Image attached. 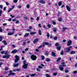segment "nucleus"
Masks as SVG:
<instances>
[{
  "label": "nucleus",
  "instance_id": "1",
  "mask_svg": "<svg viewBox=\"0 0 77 77\" xmlns=\"http://www.w3.org/2000/svg\"><path fill=\"white\" fill-rule=\"evenodd\" d=\"M31 59L32 60H36V59H37V57L36 55H35L32 54L31 56Z\"/></svg>",
  "mask_w": 77,
  "mask_h": 77
},
{
  "label": "nucleus",
  "instance_id": "2",
  "mask_svg": "<svg viewBox=\"0 0 77 77\" xmlns=\"http://www.w3.org/2000/svg\"><path fill=\"white\" fill-rule=\"evenodd\" d=\"M72 48V46H70L68 48H66V49H65L64 50H66L65 51V53H68L70 51V50L71 48Z\"/></svg>",
  "mask_w": 77,
  "mask_h": 77
},
{
  "label": "nucleus",
  "instance_id": "3",
  "mask_svg": "<svg viewBox=\"0 0 77 77\" xmlns=\"http://www.w3.org/2000/svg\"><path fill=\"white\" fill-rule=\"evenodd\" d=\"M11 56V55L7 54V55H4L3 57V58H6V59H9V57Z\"/></svg>",
  "mask_w": 77,
  "mask_h": 77
},
{
  "label": "nucleus",
  "instance_id": "4",
  "mask_svg": "<svg viewBox=\"0 0 77 77\" xmlns=\"http://www.w3.org/2000/svg\"><path fill=\"white\" fill-rule=\"evenodd\" d=\"M39 41V39L38 38H35L33 42V44H36L37 42Z\"/></svg>",
  "mask_w": 77,
  "mask_h": 77
},
{
  "label": "nucleus",
  "instance_id": "5",
  "mask_svg": "<svg viewBox=\"0 0 77 77\" xmlns=\"http://www.w3.org/2000/svg\"><path fill=\"white\" fill-rule=\"evenodd\" d=\"M72 44V41L71 40H69L68 41V42L67 43V46H69L71 45Z\"/></svg>",
  "mask_w": 77,
  "mask_h": 77
},
{
  "label": "nucleus",
  "instance_id": "6",
  "mask_svg": "<svg viewBox=\"0 0 77 77\" xmlns=\"http://www.w3.org/2000/svg\"><path fill=\"white\" fill-rule=\"evenodd\" d=\"M28 66V64H24L22 68L23 69H27V68Z\"/></svg>",
  "mask_w": 77,
  "mask_h": 77
},
{
  "label": "nucleus",
  "instance_id": "7",
  "mask_svg": "<svg viewBox=\"0 0 77 77\" xmlns=\"http://www.w3.org/2000/svg\"><path fill=\"white\" fill-rule=\"evenodd\" d=\"M15 62H17L18 60H19V57L17 55L15 56Z\"/></svg>",
  "mask_w": 77,
  "mask_h": 77
},
{
  "label": "nucleus",
  "instance_id": "8",
  "mask_svg": "<svg viewBox=\"0 0 77 77\" xmlns=\"http://www.w3.org/2000/svg\"><path fill=\"white\" fill-rule=\"evenodd\" d=\"M66 8L68 11L70 12L71 11V8L69 6L67 5H66Z\"/></svg>",
  "mask_w": 77,
  "mask_h": 77
},
{
  "label": "nucleus",
  "instance_id": "9",
  "mask_svg": "<svg viewBox=\"0 0 77 77\" xmlns=\"http://www.w3.org/2000/svg\"><path fill=\"white\" fill-rule=\"evenodd\" d=\"M59 69L60 70V71H63L64 68L61 66V65H60V66L59 67Z\"/></svg>",
  "mask_w": 77,
  "mask_h": 77
},
{
  "label": "nucleus",
  "instance_id": "10",
  "mask_svg": "<svg viewBox=\"0 0 77 77\" xmlns=\"http://www.w3.org/2000/svg\"><path fill=\"white\" fill-rule=\"evenodd\" d=\"M17 52H18V50H14L12 51L11 53L13 54L16 53Z\"/></svg>",
  "mask_w": 77,
  "mask_h": 77
},
{
  "label": "nucleus",
  "instance_id": "11",
  "mask_svg": "<svg viewBox=\"0 0 77 77\" xmlns=\"http://www.w3.org/2000/svg\"><path fill=\"white\" fill-rule=\"evenodd\" d=\"M14 33H15V32H9L8 33V35H14Z\"/></svg>",
  "mask_w": 77,
  "mask_h": 77
},
{
  "label": "nucleus",
  "instance_id": "12",
  "mask_svg": "<svg viewBox=\"0 0 77 77\" xmlns=\"http://www.w3.org/2000/svg\"><path fill=\"white\" fill-rule=\"evenodd\" d=\"M39 2L41 3H42V4H45V2L43 0H41Z\"/></svg>",
  "mask_w": 77,
  "mask_h": 77
},
{
  "label": "nucleus",
  "instance_id": "13",
  "mask_svg": "<svg viewBox=\"0 0 77 77\" xmlns=\"http://www.w3.org/2000/svg\"><path fill=\"white\" fill-rule=\"evenodd\" d=\"M2 43H3L4 45H7V44H8V43H7L6 41L5 40L3 41L2 42Z\"/></svg>",
  "mask_w": 77,
  "mask_h": 77
},
{
  "label": "nucleus",
  "instance_id": "14",
  "mask_svg": "<svg viewBox=\"0 0 77 77\" xmlns=\"http://www.w3.org/2000/svg\"><path fill=\"white\" fill-rule=\"evenodd\" d=\"M51 54L52 55V56H53L54 57H56V54H55V53L53 52H51Z\"/></svg>",
  "mask_w": 77,
  "mask_h": 77
},
{
  "label": "nucleus",
  "instance_id": "15",
  "mask_svg": "<svg viewBox=\"0 0 77 77\" xmlns=\"http://www.w3.org/2000/svg\"><path fill=\"white\" fill-rule=\"evenodd\" d=\"M75 51H71L70 53V54H75Z\"/></svg>",
  "mask_w": 77,
  "mask_h": 77
},
{
  "label": "nucleus",
  "instance_id": "16",
  "mask_svg": "<svg viewBox=\"0 0 77 77\" xmlns=\"http://www.w3.org/2000/svg\"><path fill=\"white\" fill-rule=\"evenodd\" d=\"M62 4V1H60L58 2V5L59 6H60Z\"/></svg>",
  "mask_w": 77,
  "mask_h": 77
},
{
  "label": "nucleus",
  "instance_id": "17",
  "mask_svg": "<svg viewBox=\"0 0 77 77\" xmlns=\"http://www.w3.org/2000/svg\"><path fill=\"white\" fill-rule=\"evenodd\" d=\"M29 35V33H26L25 35L24 36V37H25V38H26V37H27V36H28Z\"/></svg>",
  "mask_w": 77,
  "mask_h": 77
},
{
  "label": "nucleus",
  "instance_id": "18",
  "mask_svg": "<svg viewBox=\"0 0 77 77\" xmlns=\"http://www.w3.org/2000/svg\"><path fill=\"white\" fill-rule=\"evenodd\" d=\"M14 67H17V66H18V65H19V63H17V64H15V63H14Z\"/></svg>",
  "mask_w": 77,
  "mask_h": 77
},
{
  "label": "nucleus",
  "instance_id": "19",
  "mask_svg": "<svg viewBox=\"0 0 77 77\" xmlns=\"http://www.w3.org/2000/svg\"><path fill=\"white\" fill-rule=\"evenodd\" d=\"M66 29H67V28L66 27H64L63 28V30H62V32H63L64 31H65Z\"/></svg>",
  "mask_w": 77,
  "mask_h": 77
},
{
  "label": "nucleus",
  "instance_id": "20",
  "mask_svg": "<svg viewBox=\"0 0 77 77\" xmlns=\"http://www.w3.org/2000/svg\"><path fill=\"white\" fill-rule=\"evenodd\" d=\"M36 75V74H33L29 75H30V76H31V77H35V76Z\"/></svg>",
  "mask_w": 77,
  "mask_h": 77
},
{
  "label": "nucleus",
  "instance_id": "21",
  "mask_svg": "<svg viewBox=\"0 0 77 77\" xmlns=\"http://www.w3.org/2000/svg\"><path fill=\"white\" fill-rule=\"evenodd\" d=\"M38 33L39 35H42V33H41V30L40 29L38 30Z\"/></svg>",
  "mask_w": 77,
  "mask_h": 77
},
{
  "label": "nucleus",
  "instance_id": "22",
  "mask_svg": "<svg viewBox=\"0 0 77 77\" xmlns=\"http://www.w3.org/2000/svg\"><path fill=\"white\" fill-rule=\"evenodd\" d=\"M48 53H49V52L48 51H45V55L46 56H48Z\"/></svg>",
  "mask_w": 77,
  "mask_h": 77
},
{
  "label": "nucleus",
  "instance_id": "23",
  "mask_svg": "<svg viewBox=\"0 0 77 77\" xmlns=\"http://www.w3.org/2000/svg\"><path fill=\"white\" fill-rule=\"evenodd\" d=\"M36 32H30V35H34V34H36Z\"/></svg>",
  "mask_w": 77,
  "mask_h": 77
},
{
  "label": "nucleus",
  "instance_id": "24",
  "mask_svg": "<svg viewBox=\"0 0 77 77\" xmlns=\"http://www.w3.org/2000/svg\"><path fill=\"white\" fill-rule=\"evenodd\" d=\"M57 49L58 50H60V49H61V47L60 46H58L57 48Z\"/></svg>",
  "mask_w": 77,
  "mask_h": 77
},
{
  "label": "nucleus",
  "instance_id": "25",
  "mask_svg": "<svg viewBox=\"0 0 77 77\" xmlns=\"http://www.w3.org/2000/svg\"><path fill=\"white\" fill-rule=\"evenodd\" d=\"M50 58H47L46 59V61L47 62H50Z\"/></svg>",
  "mask_w": 77,
  "mask_h": 77
},
{
  "label": "nucleus",
  "instance_id": "26",
  "mask_svg": "<svg viewBox=\"0 0 77 77\" xmlns=\"http://www.w3.org/2000/svg\"><path fill=\"white\" fill-rule=\"evenodd\" d=\"M26 8L27 9H29L30 8V5L27 4L26 5Z\"/></svg>",
  "mask_w": 77,
  "mask_h": 77
},
{
  "label": "nucleus",
  "instance_id": "27",
  "mask_svg": "<svg viewBox=\"0 0 77 77\" xmlns=\"http://www.w3.org/2000/svg\"><path fill=\"white\" fill-rule=\"evenodd\" d=\"M9 51H6V52H5V54H9Z\"/></svg>",
  "mask_w": 77,
  "mask_h": 77
},
{
  "label": "nucleus",
  "instance_id": "28",
  "mask_svg": "<svg viewBox=\"0 0 77 77\" xmlns=\"http://www.w3.org/2000/svg\"><path fill=\"white\" fill-rule=\"evenodd\" d=\"M42 60H44V59H45V57H44V56L43 55H42Z\"/></svg>",
  "mask_w": 77,
  "mask_h": 77
},
{
  "label": "nucleus",
  "instance_id": "29",
  "mask_svg": "<svg viewBox=\"0 0 77 77\" xmlns=\"http://www.w3.org/2000/svg\"><path fill=\"white\" fill-rule=\"evenodd\" d=\"M44 44L45 45H49V43L48 42H45L44 43Z\"/></svg>",
  "mask_w": 77,
  "mask_h": 77
},
{
  "label": "nucleus",
  "instance_id": "30",
  "mask_svg": "<svg viewBox=\"0 0 77 77\" xmlns=\"http://www.w3.org/2000/svg\"><path fill=\"white\" fill-rule=\"evenodd\" d=\"M10 74L11 75H15V73H14V72H11Z\"/></svg>",
  "mask_w": 77,
  "mask_h": 77
},
{
  "label": "nucleus",
  "instance_id": "31",
  "mask_svg": "<svg viewBox=\"0 0 77 77\" xmlns=\"http://www.w3.org/2000/svg\"><path fill=\"white\" fill-rule=\"evenodd\" d=\"M47 36L48 38H49V37H50V34L48 32L47 33Z\"/></svg>",
  "mask_w": 77,
  "mask_h": 77
},
{
  "label": "nucleus",
  "instance_id": "32",
  "mask_svg": "<svg viewBox=\"0 0 77 77\" xmlns=\"http://www.w3.org/2000/svg\"><path fill=\"white\" fill-rule=\"evenodd\" d=\"M61 57L58 58V60L57 61V62H59L60 60H61Z\"/></svg>",
  "mask_w": 77,
  "mask_h": 77
},
{
  "label": "nucleus",
  "instance_id": "33",
  "mask_svg": "<svg viewBox=\"0 0 77 77\" xmlns=\"http://www.w3.org/2000/svg\"><path fill=\"white\" fill-rule=\"evenodd\" d=\"M46 77H50V76L49 75V74H46Z\"/></svg>",
  "mask_w": 77,
  "mask_h": 77
},
{
  "label": "nucleus",
  "instance_id": "34",
  "mask_svg": "<svg viewBox=\"0 0 77 77\" xmlns=\"http://www.w3.org/2000/svg\"><path fill=\"white\" fill-rule=\"evenodd\" d=\"M13 2L14 3H17V2H18V0H14Z\"/></svg>",
  "mask_w": 77,
  "mask_h": 77
},
{
  "label": "nucleus",
  "instance_id": "35",
  "mask_svg": "<svg viewBox=\"0 0 77 77\" xmlns=\"http://www.w3.org/2000/svg\"><path fill=\"white\" fill-rule=\"evenodd\" d=\"M0 42H1V41H2L3 39V37H2V36H0Z\"/></svg>",
  "mask_w": 77,
  "mask_h": 77
},
{
  "label": "nucleus",
  "instance_id": "36",
  "mask_svg": "<svg viewBox=\"0 0 77 77\" xmlns=\"http://www.w3.org/2000/svg\"><path fill=\"white\" fill-rule=\"evenodd\" d=\"M54 40H57V36L55 37L54 38Z\"/></svg>",
  "mask_w": 77,
  "mask_h": 77
},
{
  "label": "nucleus",
  "instance_id": "37",
  "mask_svg": "<svg viewBox=\"0 0 77 77\" xmlns=\"http://www.w3.org/2000/svg\"><path fill=\"white\" fill-rule=\"evenodd\" d=\"M53 31L54 32H56L57 31V29L56 28H54Z\"/></svg>",
  "mask_w": 77,
  "mask_h": 77
},
{
  "label": "nucleus",
  "instance_id": "38",
  "mask_svg": "<svg viewBox=\"0 0 77 77\" xmlns=\"http://www.w3.org/2000/svg\"><path fill=\"white\" fill-rule=\"evenodd\" d=\"M69 72V70H68L67 69H66L65 70V72L66 73H68Z\"/></svg>",
  "mask_w": 77,
  "mask_h": 77
},
{
  "label": "nucleus",
  "instance_id": "39",
  "mask_svg": "<svg viewBox=\"0 0 77 77\" xmlns=\"http://www.w3.org/2000/svg\"><path fill=\"white\" fill-rule=\"evenodd\" d=\"M13 32H14L15 33V28L14 27H13Z\"/></svg>",
  "mask_w": 77,
  "mask_h": 77
},
{
  "label": "nucleus",
  "instance_id": "40",
  "mask_svg": "<svg viewBox=\"0 0 77 77\" xmlns=\"http://www.w3.org/2000/svg\"><path fill=\"white\" fill-rule=\"evenodd\" d=\"M8 69H9V67H6L5 69V71H8Z\"/></svg>",
  "mask_w": 77,
  "mask_h": 77
},
{
  "label": "nucleus",
  "instance_id": "41",
  "mask_svg": "<svg viewBox=\"0 0 77 77\" xmlns=\"http://www.w3.org/2000/svg\"><path fill=\"white\" fill-rule=\"evenodd\" d=\"M60 66H63V67H65V66H66V65L64 64H63L62 65H60Z\"/></svg>",
  "mask_w": 77,
  "mask_h": 77
},
{
  "label": "nucleus",
  "instance_id": "42",
  "mask_svg": "<svg viewBox=\"0 0 77 77\" xmlns=\"http://www.w3.org/2000/svg\"><path fill=\"white\" fill-rule=\"evenodd\" d=\"M59 21H62V18L60 17L58 19Z\"/></svg>",
  "mask_w": 77,
  "mask_h": 77
},
{
  "label": "nucleus",
  "instance_id": "43",
  "mask_svg": "<svg viewBox=\"0 0 77 77\" xmlns=\"http://www.w3.org/2000/svg\"><path fill=\"white\" fill-rule=\"evenodd\" d=\"M52 22V23L53 24H54V25L56 24V22H55V21H54L53 20Z\"/></svg>",
  "mask_w": 77,
  "mask_h": 77
},
{
  "label": "nucleus",
  "instance_id": "44",
  "mask_svg": "<svg viewBox=\"0 0 77 77\" xmlns=\"http://www.w3.org/2000/svg\"><path fill=\"white\" fill-rule=\"evenodd\" d=\"M3 32V30L1 27L0 26V32Z\"/></svg>",
  "mask_w": 77,
  "mask_h": 77
},
{
  "label": "nucleus",
  "instance_id": "45",
  "mask_svg": "<svg viewBox=\"0 0 77 77\" xmlns=\"http://www.w3.org/2000/svg\"><path fill=\"white\" fill-rule=\"evenodd\" d=\"M73 74H77V71H74L73 72Z\"/></svg>",
  "mask_w": 77,
  "mask_h": 77
},
{
  "label": "nucleus",
  "instance_id": "46",
  "mask_svg": "<svg viewBox=\"0 0 77 77\" xmlns=\"http://www.w3.org/2000/svg\"><path fill=\"white\" fill-rule=\"evenodd\" d=\"M23 18L25 20H27V19H28V17H24Z\"/></svg>",
  "mask_w": 77,
  "mask_h": 77
},
{
  "label": "nucleus",
  "instance_id": "47",
  "mask_svg": "<svg viewBox=\"0 0 77 77\" xmlns=\"http://www.w3.org/2000/svg\"><path fill=\"white\" fill-rule=\"evenodd\" d=\"M26 43L25 42H23V45H26Z\"/></svg>",
  "mask_w": 77,
  "mask_h": 77
},
{
  "label": "nucleus",
  "instance_id": "48",
  "mask_svg": "<svg viewBox=\"0 0 77 77\" xmlns=\"http://www.w3.org/2000/svg\"><path fill=\"white\" fill-rule=\"evenodd\" d=\"M39 20V17H37L36 19V20L37 21H38V20Z\"/></svg>",
  "mask_w": 77,
  "mask_h": 77
},
{
  "label": "nucleus",
  "instance_id": "49",
  "mask_svg": "<svg viewBox=\"0 0 77 77\" xmlns=\"http://www.w3.org/2000/svg\"><path fill=\"white\" fill-rule=\"evenodd\" d=\"M48 27L49 28H51V25L50 24H48Z\"/></svg>",
  "mask_w": 77,
  "mask_h": 77
},
{
  "label": "nucleus",
  "instance_id": "50",
  "mask_svg": "<svg viewBox=\"0 0 77 77\" xmlns=\"http://www.w3.org/2000/svg\"><path fill=\"white\" fill-rule=\"evenodd\" d=\"M10 16L11 18H14L15 17V16L12 15V14H10Z\"/></svg>",
  "mask_w": 77,
  "mask_h": 77
},
{
  "label": "nucleus",
  "instance_id": "51",
  "mask_svg": "<svg viewBox=\"0 0 77 77\" xmlns=\"http://www.w3.org/2000/svg\"><path fill=\"white\" fill-rule=\"evenodd\" d=\"M38 68H40V69H42V67L41 66H38Z\"/></svg>",
  "mask_w": 77,
  "mask_h": 77
},
{
  "label": "nucleus",
  "instance_id": "52",
  "mask_svg": "<svg viewBox=\"0 0 77 77\" xmlns=\"http://www.w3.org/2000/svg\"><path fill=\"white\" fill-rule=\"evenodd\" d=\"M36 70L37 71H40L41 70H40V69H39L38 68L36 69Z\"/></svg>",
  "mask_w": 77,
  "mask_h": 77
},
{
  "label": "nucleus",
  "instance_id": "53",
  "mask_svg": "<svg viewBox=\"0 0 77 77\" xmlns=\"http://www.w3.org/2000/svg\"><path fill=\"white\" fill-rule=\"evenodd\" d=\"M55 46H58L59 45V43H57L55 45Z\"/></svg>",
  "mask_w": 77,
  "mask_h": 77
},
{
  "label": "nucleus",
  "instance_id": "54",
  "mask_svg": "<svg viewBox=\"0 0 77 77\" xmlns=\"http://www.w3.org/2000/svg\"><path fill=\"white\" fill-rule=\"evenodd\" d=\"M57 75V73H54L53 74V75H54V76H55V75Z\"/></svg>",
  "mask_w": 77,
  "mask_h": 77
},
{
  "label": "nucleus",
  "instance_id": "55",
  "mask_svg": "<svg viewBox=\"0 0 77 77\" xmlns=\"http://www.w3.org/2000/svg\"><path fill=\"white\" fill-rule=\"evenodd\" d=\"M17 71H21V69H17Z\"/></svg>",
  "mask_w": 77,
  "mask_h": 77
},
{
  "label": "nucleus",
  "instance_id": "56",
  "mask_svg": "<svg viewBox=\"0 0 77 77\" xmlns=\"http://www.w3.org/2000/svg\"><path fill=\"white\" fill-rule=\"evenodd\" d=\"M12 9H11V8H10L9 10H8V12H10V11H12Z\"/></svg>",
  "mask_w": 77,
  "mask_h": 77
},
{
  "label": "nucleus",
  "instance_id": "57",
  "mask_svg": "<svg viewBox=\"0 0 77 77\" xmlns=\"http://www.w3.org/2000/svg\"><path fill=\"white\" fill-rule=\"evenodd\" d=\"M14 8H15V5H13L12 6V8H11L12 9H12H13Z\"/></svg>",
  "mask_w": 77,
  "mask_h": 77
},
{
  "label": "nucleus",
  "instance_id": "58",
  "mask_svg": "<svg viewBox=\"0 0 77 77\" xmlns=\"http://www.w3.org/2000/svg\"><path fill=\"white\" fill-rule=\"evenodd\" d=\"M26 60H24L23 61V64H24V65H25V64H26Z\"/></svg>",
  "mask_w": 77,
  "mask_h": 77
},
{
  "label": "nucleus",
  "instance_id": "59",
  "mask_svg": "<svg viewBox=\"0 0 77 77\" xmlns=\"http://www.w3.org/2000/svg\"><path fill=\"white\" fill-rule=\"evenodd\" d=\"M61 55H63V51H62L61 53Z\"/></svg>",
  "mask_w": 77,
  "mask_h": 77
},
{
  "label": "nucleus",
  "instance_id": "60",
  "mask_svg": "<svg viewBox=\"0 0 77 77\" xmlns=\"http://www.w3.org/2000/svg\"><path fill=\"white\" fill-rule=\"evenodd\" d=\"M35 51H37V52H39V51L38 49H36Z\"/></svg>",
  "mask_w": 77,
  "mask_h": 77
},
{
  "label": "nucleus",
  "instance_id": "61",
  "mask_svg": "<svg viewBox=\"0 0 77 77\" xmlns=\"http://www.w3.org/2000/svg\"><path fill=\"white\" fill-rule=\"evenodd\" d=\"M6 25H7V23H5L3 24V26H6Z\"/></svg>",
  "mask_w": 77,
  "mask_h": 77
},
{
  "label": "nucleus",
  "instance_id": "62",
  "mask_svg": "<svg viewBox=\"0 0 77 77\" xmlns=\"http://www.w3.org/2000/svg\"><path fill=\"white\" fill-rule=\"evenodd\" d=\"M38 26L39 27H41V23L39 24Z\"/></svg>",
  "mask_w": 77,
  "mask_h": 77
},
{
  "label": "nucleus",
  "instance_id": "63",
  "mask_svg": "<svg viewBox=\"0 0 77 77\" xmlns=\"http://www.w3.org/2000/svg\"><path fill=\"white\" fill-rule=\"evenodd\" d=\"M0 8H1V9H2L3 8V6L2 5H0Z\"/></svg>",
  "mask_w": 77,
  "mask_h": 77
},
{
  "label": "nucleus",
  "instance_id": "64",
  "mask_svg": "<svg viewBox=\"0 0 77 77\" xmlns=\"http://www.w3.org/2000/svg\"><path fill=\"white\" fill-rule=\"evenodd\" d=\"M29 29H32V27L30 26L29 27Z\"/></svg>",
  "mask_w": 77,
  "mask_h": 77
}]
</instances>
